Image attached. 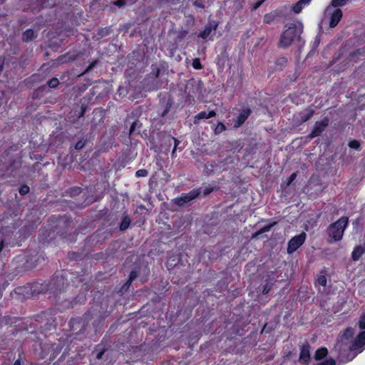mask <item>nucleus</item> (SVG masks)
<instances>
[{"instance_id":"nucleus-1","label":"nucleus","mask_w":365,"mask_h":365,"mask_svg":"<svg viewBox=\"0 0 365 365\" xmlns=\"http://www.w3.org/2000/svg\"><path fill=\"white\" fill-rule=\"evenodd\" d=\"M303 26L302 24H292L287 26V29L281 35L279 46L282 48H287L292 44L293 41L300 38L302 33Z\"/></svg>"},{"instance_id":"nucleus-2","label":"nucleus","mask_w":365,"mask_h":365,"mask_svg":"<svg viewBox=\"0 0 365 365\" xmlns=\"http://www.w3.org/2000/svg\"><path fill=\"white\" fill-rule=\"evenodd\" d=\"M349 222L347 217H341L336 222L331 224L328 229L327 232L330 237L334 241H339L342 239L345 229L346 228Z\"/></svg>"},{"instance_id":"nucleus-3","label":"nucleus","mask_w":365,"mask_h":365,"mask_svg":"<svg viewBox=\"0 0 365 365\" xmlns=\"http://www.w3.org/2000/svg\"><path fill=\"white\" fill-rule=\"evenodd\" d=\"M307 237L304 232L293 237L288 242L287 252L292 254L303 245Z\"/></svg>"},{"instance_id":"nucleus-4","label":"nucleus","mask_w":365,"mask_h":365,"mask_svg":"<svg viewBox=\"0 0 365 365\" xmlns=\"http://www.w3.org/2000/svg\"><path fill=\"white\" fill-rule=\"evenodd\" d=\"M199 195L200 191L198 190H192L188 193H183L179 197L175 198L174 202L179 206H183L185 204L196 198Z\"/></svg>"},{"instance_id":"nucleus-5","label":"nucleus","mask_w":365,"mask_h":365,"mask_svg":"<svg viewBox=\"0 0 365 365\" xmlns=\"http://www.w3.org/2000/svg\"><path fill=\"white\" fill-rule=\"evenodd\" d=\"M329 120L327 118H324L321 121L316 122L310 134V138H313L319 136L329 125Z\"/></svg>"},{"instance_id":"nucleus-6","label":"nucleus","mask_w":365,"mask_h":365,"mask_svg":"<svg viewBox=\"0 0 365 365\" xmlns=\"http://www.w3.org/2000/svg\"><path fill=\"white\" fill-rule=\"evenodd\" d=\"M365 345V331L361 332L356 338L354 342L351 346V350L355 351L360 349Z\"/></svg>"},{"instance_id":"nucleus-7","label":"nucleus","mask_w":365,"mask_h":365,"mask_svg":"<svg viewBox=\"0 0 365 365\" xmlns=\"http://www.w3.org/2000/svg\"><path fill=\"white\" fill-rule=\"evenodd\" d=\"M342 17L341 10L336 9L333 11L331 14V19L329 21V26L331 28L335 27Z\"/></svg>"},{"instance_id":"nucleus-8","label":"nucleus","mask_w":365,"mask_h":365,"mask_svg":"<svg viewBox=\"0 0 365 365\" xmlns=\"http://www.w3.org/2000/svg\"><path fill=\"white\" fill-rule=\"evenodd\" d=\"M217 24L215 22L209 23L204 30L200 34V36L202 38H207L209 35L217 29Z\"/></svg>"},{"instance_id":"nucleus-9","label":"nucleus","mask_w":365,"mask_h":365,"mask_svg":"<svg viewBox=\"0 0 365 365\" xmlns=\"http://www.w3.org/2000/svg\"><path fill=\"white\" fill-rule=\"evenodd\" d=\"M310 358L309 346L304 345L300 351L299 361L307 364Z\"/></svg>"},{"instance_id":"nucleus-10","label":"nucleus","mask_w":365,"mask_h":365,"mask_svg":"<svg viewBox=\"0 0 365 365\" xmlns=\"http://www.w3.org/2000/svg\"><path fill=\"white\" fill-rule=\"evenodd\" d=\"M215 115H216V113L214 110H211L209 113H206L205 111H202L195 116L194 123H197L198 120H200L209 119L212 117H214Z\"/></svg>"},{"instance_id":"nucleus-11","label":"nucleus","mask_w":365,"mask_h":365,"mask_svg":"<svg viewBox=\"0 0 365 365\" xmlns=\"http://www.w3.org/2000/svg\"><path fill=\"white\" fill-rule=\"evenodd\" d=\"M250 114V109H245L243 110L237 117V120L235 124L236 127L240 126L242 124L244 123V122L247 119L248 116Z\"/></svg>"},{"instance_id":"nucleus-12","label":"nucleus","mask_w":365,"mask_h":365,"mask_svg":"<svg viewBox=\"0 0 365 365\" xmlns=\"http://www.w3.org/2000/svg\"><path fill=\"white\" fill-rule=\"evenodd\" d=\"M314 112V110L311 108L304 110L299 114V116H300L299 120L301 122H305V121L308 120L313 115Z\"/></svg>"},{"instance_id":"nucleus-13","label":"nucleus","mask_w":365,"mask_h":365,"mask_svg":"<svg viewBox=\"0 0 365 365\" xmlns=\"http://www.w3.org/2000/svg\"><path fill=\"white\" fill-rule=\"evenodd\" d=\"M311 0H300L296 4H294L292 7V10L296 13L299 14L304 6L308 4Z\"/></svg>"},{"instance_id":"nucleus-14","label":"nucleus","mask_w":365,"mask_h":365,"mask_svg":"<svg viewBox=\"0 0 365 365\" xmlns=\"http://www.w3.org/2000/svg\"><path fill=\"white\" fill-rule=\"evenodd\" d=\"M363 253L364 249L361 246L355 247L352 252V259L354 261L359 260L361 256L363 255Z\"/></svg>"},{"instance_id":"nucleus-15","label":"nucleus","mask_w":365,"mask_h":365,"mask_svg":"<svg viewBox=\"0 0 365 365\" xmlns=\"http://www.w3.org/2000/svg\"><path fill=\"white\" fill-rule=\"evenodd\" d=\"M36 34L33 30L29 29L26 30L22 36V39L24 41H29L36 38Z\"/></svg>"},{"instance_id":"nucleus-16","label":"nucleus","mask_w":365,"mask_h":365,"mask_svg":"<svg viewBox=\"0 0 365 365\" xmlns=\"http://www.w3.org/2000/svg\"><path fill=\"white\" fill-rule=\"evenodd\" d=\"M328 351L326 348H320L317 349L315 352L314 358L316 360H320L325 357L327 354Z\"/></svg>"},{"instance_id":"nucleus-17","label":"nucleus","mask_w":365,"mask_h":365,"mask_svg":"<svg viewBox=\"0 0 365 365\" xmlns=\"http://www.w3.org/2000/svg\"><path fill=\"white\" fill-rule=\"evenodd\" d=\"M272 226H273V224L264 226V227L261 228L257 232H255L252 235V238L257 239L261 234L269 232Z\"/></svg>"},{"instance_id":"nucleus-18","label":"nucleus","mask_w":365,"mask_h":365,"mask_svg":"<svg viewBox=\"0 0 365 365\" xmlns=\"http://www.w3.org/2000/svg\"><path fill=\"white\" fill-rule=\"evenodd\" d=\"M130 219L128 217H125L122 221L120 229L121 230H126L128 227V226L130 225Z\"/></svg>"},{"instance_id":"nucleus-19","label":"nucleus","mask_w":365,"mask_h":365,"mask_svg":"<svg viewBox=\"0 0 365 365\" xmlns=\"http://www.w3.org/2000/svg\"><path fill=\"white\" fill-rule=\"evenodd\" d=\"M225 129H226L225 125L222 123H219L215 128V134H220L222 132H223L224 130H225Z\"/></svg>"},{"instance_id":"nucleus-20","label":"nucleus","mask_w":365,"mask_h":365,"mask_svg":"<svg viewBox=\"0 0 365 365\" xmlns=\"http://www.w3.org/2000/svg\"><path fill=\"white\" fill-rule=\"evenodd\" d=\"M349 146L351 148H353V149H355V150H358L360 148V143H359V142L358 140H351L349 143Z\"/></svg>"},{"instance_id":"nucleus-21","label":"nucleus","mask_w":365,"mask_h":365,"mask_svg":"<svg viewBox=\"0 0 365 365\" xmlns=\"http://www.w3.org/2000/svg\"><path fill=\"white\" fill-rule=\"evenodd\" d=\"M347 0H332L331 6L334 7L341 6L345 4Z\"/></svg>"},{"instance_id":"nucleus-22","label":"nucleus","mask_w":365,"mask_h":365,"mask_svg":"<svg viewBox=\"0 0 365 365\" xmlns=\"http://www.w3.org/2000/svg\"><path fill=\"white\" fill-rule=\"evenodd\" d=\"M59 83V81H58V79L56 78H53L52 79H51L48 82V85L50 88H56L57 87V86L58 85Z\"/></svg>"},{"instance_id":"nucleus-23","label":"nucleus","mask_w":365,"mask_h":365,"mask_svg":"<svg viewBox=\"0 0 365 365\" xmlns=\"http://www.w3.org/2000/svg\"><path fill=\"white\" fill-rule=\"evenodd\" d=\"M148 175V170L145 169L138 170L135 173V175L138 178L140 177H146Z\"/></svg>"},{"instance_id":"nucleus-24","label":"nucleus","mask_w":365,"mask_h":365,"mask_svg":"<svg viewBox=\"0 0 365 365\" xmlns=\"http://www.w3.org/2000/svg\"><path fill=\"white\" fill-rule=\"evenodd\" d=\"M317 282L322 286H325L327 284V279L325 276L321 275L317 279Z\"/></svg>"},{"instance_id":"nucleus-25","label":"nucleus","mask_w":365,"mask_h":365,"mask_svg":"<svg viewBox=\"0 0 365 365\" xmlns=\"http://www.w3.org/2000/svg\"><path fill=\"white\" fill-rule=\"evenodd\" d=\"M359 325L361 329H365V314H363L361 317L360 320L359 321Z\"/></svg>"},{"instance_id":"nucleus-26","label":"nucleus","mask_w":365,"mask_h":365,"mask_svg":"<svg viewBox=\"0 0 365 365\" xmlns=\"http://www.w3.org/2000/svg\"><path fill=\"white\" fill-rule=\"evenodd\" d=\"M29 192V187L27 185H24L19 189V193L21 195H26Z\"/></svg>"},{"instance_id":"nucleus-27","label":"nucleus","mask_w":365,"mask_h":365,"mask_svg":"<svg viewBox=\"0 0 365 365\" xmlns=\"http://www.w3.org/2000/svg\"><path fill=\"white\" fill-rule=\"evenodd\" d=\"M318 365H336V362L333 359H329L326 360L325 361L320 363Z\"/></svg>"},{"instance_id":"nucleus-28","label":"nucleus","mask_w":365,"mask_h":365,"mask_svg":"<svg viewBox=\"0 0 365 365\" xmlns=\"http://www.w3.org/2000/svg\"><path fill=\"white\" fill-rule=\"evenodd\" d=\"M192 66L195 68V69H200L201 68V64H200V60L198 58H195L194 59L193 62H192Z\"/></svg>"},{"instance_id":"nucleus-29","label":"nucleus","mask_w":365,"mask_h":365,"mask_svg":"<svg viewBox=\"0 0 365 365\" xmlns=\"http://www.w3.org/2000/svg\"><path fill=\"white\" fill-rule=\"evenodd\" d=\"M273 20V16L271 14H266L264 17V21L267 24H269Z\"/></svg>"},{"instance_id":"nucleus-30","label":"nucleus","mask_w":365,"mask_h":365,"mask_svg":"<svg viewBox=\"0 0 365 365\" xmlns=\"http://www.w3.org/2000/svg\"><path fill=\"white\" fill-rule=\"evenodd\" d=\"M85 145V143L82 140H79L78 142L76 143V145H75V148L76 150H81L82 149Z\"/></svg>"},{"instance_id":"nucleus-31","label":"nucleus","mask_w":365,"mask_h":365,"mask_svg":"<svg viewBox=\"0 0 365 365\" xmlns=\"http://www.w3.org/2000/svg\"><path fill=\"white\" fill-rule=\"evenodd\" d=\"M96 64V61H93V63H91L81 75H83L84 73H88L91 69H93L95 67Z\"/></svg>"},{"instance_id":"nucleus-32","label":"nucleus","mask_w":365,"mask_h":365,"mask_svg":"<svg viewBox=\"0 0 365 365\" xmlns=\"http://www.w3.org/2000/svg\"><path fill=\"white\" fill-rule=\"evenodd\" d=\"M113 4L119 7L125 5V0H117L113 2Z\"/></svg>"},{"instance_id":"nucleus-33","label":"nucleus","mask_w":365,"mask_h":365,"mask_svg":"<svg viewBox=\"0 0 365 365\" xmlns=\"http://www.w3.org/2000/svg\"><path fill=\"white\" fill-rule=\"evenodd\" d=\"M296 177H297V174L292 173L289 178L288 185H289L292 181H294V179L296 178Z\"/></svg>"},{"instance_id":"nucleus-34","label":"nucleus","mask_w":365,"mask_h":365,"mask_svg":"<svg viewBox=\"0 0 365 365\" xmlns=\"http://www.w3.org/2000/svg\"><path fill=\"white\" fill-rule=\"evenodd\" d=\"M270 289L271 287L268 284L265 285L263 288L262 293L267 294L269 292Z\"/></svg>"},{"instance_id":"nucleus-35","label":"nucleus","mask_w":365,"mask_h":365,"mask_svg":"<svg viewBox=\"0 0 365 365\" xmlns=\"http://www.w3.org/2000/svg\"><path fill=\"white\" fill-rule=\"evenodd\" d=\"M212 192V188H210V187H206L205 188L204 190V195H209L210 192Z\"/></svg>"},{"instance_id":"nucleus-36","label":"nucleus","mask_w":365,"mask_h":365,"mask_svg":"<svg viewBox=\"0 0 365 365\" xmlns=\"http://www.w3.org/2000/svg\"><path fill=\"white\" fill-rule=\"evenodd\" d=\"M174 141H175V147H174V149H173V153H172L173 154H174V153H175V150H176V148H177V146H178V145H179V143H180L179 140H177V139H175V138H174Z\"/></svg>"},{"instance_id":"nucleus-37","label":"nucleus","mask_w":365,"mask_h":365,"mask_svg":"<svg viewBox=\"0 0 365 365\" xmlns=\"http://www.w3.org/2000/svg\"><path fill=\"white\" fill-rule=\"evenodd\" d=\"M137 125V123L136 122H134L131 127H130V134L133 133L134 130H135V125Z\"/></svg>"},{"instance_id":"nucleus-38","label":"nucleus","mask_w":365,"mask_h":365,"mask_svg":"<svg viewBox=\"0 0 365 365\" xmlns=\"http://www.w3.org/2000/svg\"><path fill=\"white\" fill-rule=\"evenodd\" d=\"M137 276L136 272H132L130 274V280H133Z\"/></svg>"},{"instance_id":"nucleus-39","label":"nucleus","mask_w":365,"mask_h":365,"mask_svg":"<svg viewBox=\"0 0 365 365\" xmlns=\"http://www.w3.org/2000/svg\"><path fill=\"white\" fill-rule=\"evenodd\" d=\"M262 4V1H259L257 3V4L255 5V9H257L259 6H261V4Z\"/></svg>"},{"instance_id":"nucleus-40","label":"nucleus","mask_w":365,"mask_h":365,"mask_svg":"<svg viewBox=\"0 0 365 365\" xmlns=\"http://www.w3.org/2000/svg\"><path fill=\"white\" fill-rule=\"evenodd\" d=\"M3 248H4V242H3V241H1L0 242V252L3 250Z\"/></svg>"},{"instance_id":"nucleus-41","label":"nucleus","mask_w":365,"mask_h":365,"mask_svg":"<svg viewBox=\"0 0 365 365\" xmlns=\"http://www.w3.org/2000/svg\"><path fill=\"white\" fill-rule=\"evenodd\" d=\"M102 355H103V352H100V353H98V355H97V358H98V359H101V356H102Z\"/></svg>"},{"instance_id":"nucleus-42","label":"nucleus","mask_w":365,"mask_h":365,"mask_svg":"<svg viewBox=\"0 0 365 365\" xmlns=\"http://www.w3.org/2000/svg\"><path fill=\"white\" fill-rule=\"evenodd\" d=\"M14 365H21V362H20V361H19V360H16V361H15V363L14 364Z\"/></svg>"}]
</instances>
